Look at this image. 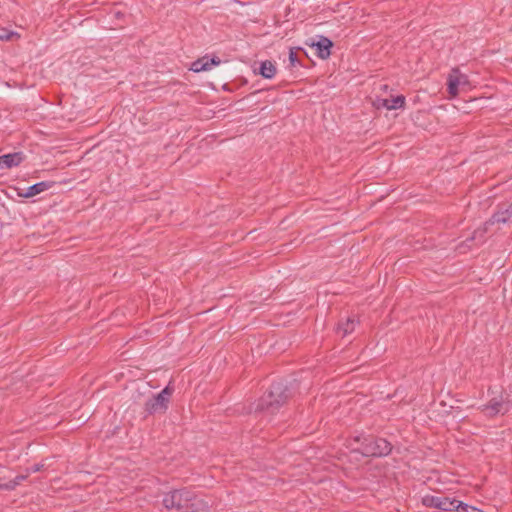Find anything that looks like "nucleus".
<instances>
[{"label": "nucleus", "mask_w": 512, "mask_h": 512, "mask_svg": "<svg viewBox=\"0 0 512 512\" xmlns=\"http://www.w3.org/2000/svg\"><path fill=\"white\" fill-rule=\"evenodd\" d=\"M356 326V320L348 317L345 322H340L337 327V333L342 336H346L354 331Z\"/></svg>", "instance_id": "obj_14"}, {"label": "nucleus", "mask_w": 512, "mask_h": 512, "mask_svg": "<svg viewBox=\"0 0 512 512\" xmlns=\"http://www.w3.org/2000/svg\"><path fill=\"white\" fill-rule=\"evenodd\" d=\"M332 45V41L326 37H321L320 40L314 44V46L317 48L319 57L322 59H327L330 56V49Z\"/></svg>", "instance_id": "obj_12"}, {"label": "nucleus", "mask_w": 512, "mask_h": 512, "mask_svg": "<svg viewBox=\"0 0 512 512\" xmlns=\"http://www.w3.org/2000/svg\"><path fill=\"white\" fill-rule=\"evenodd\" d=\"M289 58H290L291 63H292V64H294V63H295V61H296V55H295V53L291 51V52H290V55H289Z\"/></svg>", "instance_id": "obj_23"}, {"label": "nucleus", "mask_w": 512, "mask_h": 512, "mask_svg": "<svg viewBox=\"0 0 512 512\" xmlns=\"http://www.w3.org/2000/svg\"><path fill=\"white\" fill-rule=\"evenodd\" d=\"M259 74L266 79H272L276 74V66L272 61L265 60L260 63Z\"/></svg>", "instance_id": "obj_13"}, {"label": "nucleus", "mask_w": 512, "mask_h": 512, "mask_svg": "<svg viewBox=\"0 0 512 512\" xmlns=\"http://www.w3.org/2000/svg\"><path fill=\"white\" fill-rule=\"evenodd\" d=\"M166 509H176L178 512H208V504L195 495L194 492L184 488L173 490L163 497Z\"/></svg>", "instance_id": "obj_1"}, {"label": "nucleus", "mask_w": 512, "mask_h": 512, "mask_svg": "<svg viewBox=\"0 0 512 512\" xmlns=\"http://www.w3.org/2000/svg\"><path fill=\"white\" fill-rule=\"evenodd\" d=\"M24 157L20 152L2 155V169H10L21 164Z\"/></svg>", "instance_id": "obj_9"}, {"label": "nucleus", "mask_w": 512, "mask_h": 512, "mask_svg": "<svg viewBox=\"0 0 512 512\" xmlns=\"http://www.w3.org/2000/svg\"><path fill=\"white\" fill-rule=\"evenodd\" d=\"M472 88L468 76L458 68H453L447 77V90L449 98H455L459 93L469 91Z\"/></svg>", "instance_id": "obj_2"}, {"label": "nucleus", "mask_w": 512, "mask_h": 512, "mask_svg": "<svg viewBox=\"0 0 512 512\" xmlns=\"http://www.w3.org/2000/svg\"><path fill=\"white\" fill-rule=\"evenodd\" d=\"M512 408V403L504 399L503 396L492 398L487 405L483 407V412L489 417L498 414H505Z\"/></svg>", "instance_id": "obj_7"}, {"label": "nucleus", "mask_w": 512, "mask_h": 512, "mask_svg": "<svg viewBox=\"0 0 512 512\" xmlns=\"http://www.w3.org/2000/svg\"><path fill=\"white\" fill-rule=\"evenodd\" d=\"M50 187H51V184L49 182H45V181L39 182V183H36V184L28 187L26 189L25 193H19V195L24 198L34 197V196L48 190Z\"/></svg>", "instance_id": "obj_11"}, {"label": "nucleus", "mask_w": 512, "mask_h": 512, "mask_svg": "<svg viewBox=\"0 0 512 512\" xmlns=\"http://www.w3.org/2000/svg\"><path fill=\"white\" fill-rule=\"evenodd\" d=\"M389 99H378L377 100V107H384L387 110H389Z\"/></svg>", "instance_id": "obj_21"}, {"label": "nucleus", "mask_w": 512, "mask_h": 512, "mask_svg": "<svg viewBox=\"0 0 512 512\" xmlns=\"http://www.w3.org/2000/svg\"><path fill=\"white\" fill-rule=\"evenodd\" d=\"M220 63V59L217 57H213L209 59L208 57H203L201 59L196 60L191 65V70L194 72H202V71H208L213 66H216Z\"/></svg>", "instance_id": "obj_8"}, {"label": "nucleus", "mask_w": 512, "mask_h": 512, "mask_svg": "<svg viewBox=\"0 0 512 512\" xmlns=\"http://www.w3.org/2000/svg\"><path fill=\"white\" fill-rule=\"evenodd\" d=\"M366 441L361 450L365 456H385L391 451V444L383 438L366 439Z\"/></svg>", "instance_id": "obj_5"}, {"label": "nucleus", "mask_w": 512, "mask_h": 512, "mask_svg": "<svg viewBox=\"0 0 512 512\" xmlns=\"http://www.w3.org/2000/svg\"><path fill=\"white\" fill-rule=\"evenodd\" d=\"M486 230H487V227H486V226H485V228H484L483 230H480V229H479V230H476V231L474 232V235H473L472 239H473V240H475V239H479V240H481V241H482V239H483V235H484V233L486 232Z\"/></svg>", "instance_id": "obj_20"}, {"label": "nucleus", "mask_w": 512, "mask_h": 512, "mask_svg": "<svg viewBox=\"0 0 512 512\" xmlns=\"http://www.w3.org/2000/svg\"><path fill=\"white\" fill-rule=\"evenodd\" d=\"M0 169H2V156H0Z\"/></svg>", "instance_id": "obj_24"}, {"label": "nucleus", "mask_w": 512, "mask_h": 512, "mask_svg": "<svg viewBox=\"0 0 512 512\" xmlns=\"http://www.w3.org/2000/svg\"><path fill=\"white\" fill-rule=\"evenodd\" d=\"M286 388L281 383L273 384L270 391L265 395L260 403L261 409H267L273 412L280 407L287 399Z\"/></svg>", "instance_id": "obj_3"}, {"label": "nucleus", "mask_w": 512, "mask_h": 512, "mask_svg": "<svg viewBox=\"0 0 512 512\" xmlns=\"http://www.w3.org/2000/svg\"><path fill=\"white\" fill-rule=\"evenodd\" d=\"M458 504H460L459 510L462 512H472V510H478V508L469 506L461 501H458Z\"/></svg>", "instance_id": "obj_18"}, {"label": "nucleus", "mask_w": 512, "mask_h": 512, "mask_svg": "<svg viewBox=\"0 0 512 512\" xmlns=\"http://www.w3.org/2000/svg\"><path fill=\"white\" fill-rule=\"evenodd\" d=\"M29 475H30V471L26 470L25 474L16 476L15 479H13L12 481L17 482V486H18L22 481L26 480L29 477Z\"/></svg>", "instance_id": "obj_19"}, {"label": "nucleus", "mask_w": 512, "mask_h": 512, "mask_svg": "<svg viewBox=\"0 0 512 512\" xmlns=\"http://www.w3.org/2000/svg\"><path fill=\"white\" fill-rule=\"evenodd\" d=\"M512 219V203L509 204L505 209H499L491 218L486 226L494 223H506Z\"/></svg>", "instance_id": "obj_10"}, {"label": "nucleus", "mask_w": 512, "mask_h": 512, "mask_svg": "<svg viewBox=\"0 0 512 512\" xmlns=\"http://www.w3.org/2000/svg\"><path fill=\"white\" fill-rule=\"evenodd\" d=\"M41 467H42L41 465L35 464L31 468H28L27 470L30 471V474L31 473H36V472L40 471Z\"/></svg>", "instance_id": "obj_22"}, {"label": "nucleus", "mask_w": 512, "mask_h": 512, "mask_svg": "<svg viewBox=\"0 0 512 512\" xmlns=\"http://www.w3.org/2000/svg\"><path fill=\"white\" fill-rule=\"evenodd\" d=\"M172 393L173 389L168 385L156 396L146 401L145 410L150 414L164 412L167 409V405Z\"/></svg>", "instance_id": "obj_4"}, {"label": "nucleus", "mask_w": 512, "mask_h": 512, "mask_svg": "<svg viewBox=\"0 0 512 512\" xmlns=\"http://www.w3.org/2000/svg\"><path fill=\"white\" fill-rule=\"evenodd\" d=\"M16 487H17V482H13L12 480L8 481V482H0V489H3V490L11 491V490H14Z\"/></svg>", "instance_id": "obj_17"}, {"label": "nucleus", "mask_w": 512, "mask_h": 512, "mask_svg": "<svg viewBox=\"0 0 512 512\" xmlns=\"http://www.w3.org/2000/svg\"><path fill=\"white\" fill-rule=\"evenodd\" d=\"M389 110H396L402 108L405 104V97L402 95L396 96L392 99H389Z\"/></svg>", "instance_id": "obj_15"}, {"label": "nucleus", "mask_w": 512, "mask_h": 512, "mask_svg": "<svg viewBox=\"0 0 512 512\" xmlns=\"http://www.w3.org/2000/svg\"><path fill=\"white\" fill-rule=\"evenodd\" d=\"M422 502L427 507H434L443 511L459 510L460 506L458 500L443 495H426L423 497Z\"/></svg>", "instance_id": "obj_6"}, {"label": "nucleus", "mask_w": 512, "mask_h": 512, "mask_svg": "<svg viewBox=\"0 0 512 512\" xmlns=\"http://www.w3.org/2000/svg\"><path fill=\"white\" fill-rule=\"evenodd\" d=\"M17 36L16 32L9 31L7 29H0V40L10 41Z\"/></svg>", "instance_id": "obj_16"}]
</instances>
